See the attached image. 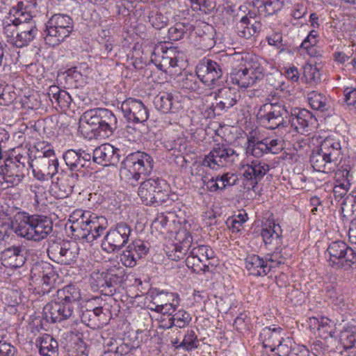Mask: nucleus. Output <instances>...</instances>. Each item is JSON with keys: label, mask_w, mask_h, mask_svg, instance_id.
Instances as JSON below:
<instances>
[{"label": "nucleus", "mask_w": 356, "mask_h": 356, "mask_svg": "<svg viewBox=\"0 0 356 356\" xmlns=\"http://www.w3.org/2000/svg\"><path fill=\"white\" fill-rule=\"evenodd\" d=\"M193 238L189 232H184V238L179 243H176L172 250V254L170 257L172 260L179 261L184 258L192 247Z\"/></svg>", "instance_id": "42"}, {"label": "nucleus", "mask_w": 356, "mask_h": 356, "mask_svg": "<svg viewBox=\"0 0 356 356\" xmlns=\"http://www.w3.org/2000/svg\"><path fill=\"white\" fill-rule=\"evenodd\" d=\"M38 271V275L42 278V293H49L55 287L58 275L54 270L53 266L48 263H44L35 266Z\"/></svg>", "instance_id": "30"}, {"label": "nucleus", "mask_w": 356, "mask_h": 356, "mask_svg": "<svg viewBox=\"0 0 356 356\" xmlns=\"http://www.w3.org/2000/svg\"><path fill=\"white\" fill-rule=\"evenodd\" d=\"M74 312V307L55 300L43 308L44 318L49 323H60L70 318Z\"/></svg>", "instance_id": "21"}, {"label": "nucleus", "mask_w": 356, "mask_h": 356, "mask_svg": "<svg viewBox=\"0 0 356 356\" xmlns=\"http://www.w3.org/2000/svg\"><path fill=\"white\" fill-rule=\"evenodd\" d=\"M120 109L129 122L143 123L149 118L147 108L139 99L131 97L126 99L122 102Z\"/></svg>", "instance_id": "19"}, {"label": "nucleus", "mask_w": 356, "mask_h": 356, "mask_svg": "<svg viewBox=\"0 0 356 356\" xmlns=\"http://www.w3.org/2000/svg\"><path fill=\"white\" fill-rule=\"evenodd\" d=\"M79 175L76 172H71L69 174H67L63 176L61 178H59L58 180L57 185L58 186H62L64 188L65 192L63 194H60V196L64 195H70L74 191V187L77 185L79 182Z\"/></svg>", "instance_id": "45"}, {"label": "nucleus", "mask_w": 356, "mask_h": 356, "mask_svg": "<svg viewBox=\"0 0 356 356\" xmlns=\"http://www.w3.org/2000/svg\"><path fill=\"white\" fill-rule=\"evenodd\" d=\"M38 35V29L33 16L30 13V19L22 22L16 34L15 46L22 48L29 45Z\"/></svg>", "instance_id": "25"}, {"label": "nucleus", "mask_w": 356, "mask_h": 356, "mask_svg": "<svg viewBox=\"0 0 356 356\" xmlns=\"http://www.w3.org/2000/svg\"><path fill=\"white\" fill-rule=\"evenodd\" d=\"M263 63L258 58H250L243 67L232 69L227 78V82L244 88L253 86L264 76Z\"/></svg>", "instance_id": "7"}, {"label": "nucleus", "mask_w": 356, "mask_h": 356, "mask_svg": "<svg viewBox=\"0 0 356 356\" xmlns=\"http://www.w3.org/2000/svg\"><path fill=\"white\" fill-rule=\"evenodd\" d=\"M340 342L346 350L353 348L356 344V327L343 326L340 330Z\"/></svg>", "instance_id": "46"}, {"label": "nucleus", "mask_w": 356, "mask_h": 356, "mask_svg": "<svg viewBox=\"0 0 356 356\" xmlns=\"http://www.w3.org/2000/svg\"><path fill=\"white\" fill-rule=\"evenodd\" d=\"M26 172H28L22 166H19L13 161L10 154L3 151L0 145V173L3 175L1 177L11 185H17L25 177Z\"/></svg>", "instance_id": "15"}, {"label": "nucleus", "mask_w": 356, "mask_h": 356, "mask_svg": "<svg viewBox=\"0 0 356 356\" xmlns=\"http://www.w3.org/2000/svg\"><path fill=\"white\" fill-rule=\"evenodd\" d=\"M341 156V146L339 140L327 137L314 149L310 156L313 168L324 173L335 170Z\"/></svg>", "instance_id": "2"}, {"label": "nucleus", "mask_w": 356, "mask_h": 356, "mask_svg": "<svg viewBox=\"0 0 356 356\" xmlns=\"http://www.w3.org/2000/svg\"><path fill=\"white\" fill-rule=\"evenodd\" d=\"M238 156L236 152L229 145L216 144L202 161V165L214 169L216 166H224L233 163Z\"/></svg>", "instance_id": "14"}, {"label": "nucleus", "mask_w": 356, "mask_h": 356, "mask_svg": "<svg viewBox=\"0 0 356 356\" xmlns=\"http://www.w3.org/2000/svg\"><path fill=\"white\" fill-rule=\"evenodd\" d=\"M132 233L131 226L125 222L111 226L102 242V248L108 253L121 250L129 241Z\"/></svg>", "instance_id": "10"}, {"label": "nucleus", "mask_w": 356, "mask_h": 356, "mask_svg": "<svg viewBox=\"0 0 356 356\" xmlns=\"http://www.w3.org/2000/svg\"><path fill=\"white\" fill-rule=\"evenodd\" d=\"M39 352L42 356H58V341L51 335L46 334L41 338Z\"/></svg>", "instance_id": "43"}, {"label": "nucleus", "mask_w": 356, "mask_h": 356, "mask_svg": "<svg viewBox=\"0 0 356 356\" xmlns=\"http://www.w3.org/2000/svg\"><path fill=\"white\" fill-rule=\"evenodd\" d=\"M245 263L249 274L254 276H265L275 268V266L267 264V261L257 254L248 256Z\"/></svg>", "instance_id": "31"}, {"label": "nucleus", "mask_w": 356, "mask_h": 356, "mask_svg": "<svg viewBox=\"0 0 356 356\" xmlns=\"http://www.w3.org/2000/svg\"><path fill=\"white\" fill-rule=\"evenodd\" d=\"M57 159L54 151L49 149L43 152L42 156H39L37 159V163L40 168V170L46 169L49 165V162H54V159Z\"/></svg>", "instance_id": "59"}, {"label": "nucleus", "mask_w": 356, "mask_h": 356, "mask_svg": "<svg viewBox=\"0 0 356 356\" xmlns=\"http://www.w3.org/2000/svg\"><path fill=\"white\" fill-rule=\"evenodd\" d=\"M252 3L260 15L268 16L281 10L284 0H252Z\"/></svg>", "instance_id": "36"}, {"label": "nucleus", "mask_w": 356, "mask_h": 356, "mask_svg": "<svg viewBox=\"0 0 356 356\" xmlns=\"http://www.w3.org/2000/svg\"><path fill=\"white\" fill-rule=\"evenodd\" d=\"M289 114V124L301 134H305L311 131L312 126L316 122L314 115L305 108H291Z\"/></svg>", "instance_id": "20"}, {"label": "nucleus", "mask_w": 356, "mask_h": 356, "mask_svg": "<svg viewBox=\"0 0 356 356\" xmlns=\"http://www.w3.org/2000/svg\"><path fill=\"white\" fill-rule=\"evenodd\" d=\"M282 329L281 327H266L260 332L259 338L265 348H269L271 352L275 351V346L284 338L282 336Z\"/></svg>", "instance_id": "34"}, {"label": "nucleus", "mask_w": 356, "mask_h": 356, "mask_svg": "<svg viewBox=\"0 0 356 356\" xmlns=\"http://www.w3.org/2000/svg\"><path fill=\"white\" fill-rule=\"evenodd\" d=\"M74 30L72 18L65 14L53 15L45 24L44 39L51 47L58 46L68 38Z\"/></svg>", "instance_id": "6"}, {"label": "nucleus", "mask_w": 356, "mask_h": 356, "mask_svg": "<svg viewBox=\"0 0 356 356\" xmlns=\"http://www.w3.org/2000/svg\"><path fill=\"white\" fill-rule=\"evenodd\" d=\"M199 78L197 74H186L179 81L180 86L182 88L190 91H197L200 89V83L198 81Z\"/></svg>", "instance_id": "56"}, {"label": "nucleus", "mask_w": 356, "mask_h": 356, "mask_svg": "<svg viewBox=\"0 0 356 356\" xmlns=\"http://www.w3.org/2000/svg\"><path fill=\"white\" fill-rule=\"evenodd\" d=\"M127 277L124 268L113 266L102 271H92L90 284L93 289L100 291L106 296H113L116 291L115 287L121 285Z\"/></svg>", "instance_id": "5"}, {"label": "nucleus", "mask_w": 356, "mask_h": 356, "mask_svg": "<svg viewBox=\"0 0 356 356\" xmlns=\"http://www.w3.org/2000/svg\"><path fill=\"white\" fill-rule=\"evenodd\" d=\"M240 97L238 92L235 88L223 87L214 92V99L216 101L215 109L219 111L227 110L234 106Z\"/></svg>", "instance_id": "28"}, {"label": "nucleus", "mask_w": 356, "mask_h": 356, "mask_svg": "<svg viewBox=\"0 0 356 356\" xmlns=\"http://www.w3.org/2000/svg\"><path fill=\"white\" fill-rule=\"evenodd\" d=\"M131 244L133 246L131 248H135L141 259L146 256L149 252L150 245L147 241L137 239L132 241Z\"/></svg>", "instance_id": "62"}, {"label": "nucleus", "mask_w": 356, "mask_h": 356, "mask_svg": "<svg viewBox=\"0 0 356 356\" xmlns=\"http://www.w3.org/2000/svg\"><path fill=\"white\" fill-rule=\"evenodd\" d=\"M58 95L54 103H56L60 109L65 110L68 108L72 100L70 94L67 91L63 90Z\"/></svg>", "instance_id": "64"}, {"label": "nucleus", "mask_w": 356, "mask_h": 356, "mask_svg": "<svg viewBox=\"0 0 356 356\" xmlns=\"http://www.w3.org/2000/svg\"><path fill=\"white\" fill-rule=\"evenodd\" d=\"M178 98L177 94L159 92L154 99V104L163 113H177L181 108Z\"/></svg>", "instance_id": "27"}, {"label": "nucleus", "mask_w": 356, "mask_h": 356, "mask_svg": "<svg viewBox=\"0 0 356 356\" xmlns=\"http://www.w3.org/2000/svg\"><path fill=\"white\" fill-rule=\"evenodd\" d=\"M289 108L283 100L266 102L260 106L256 117L260 124L268 129L286 127L289 124Z\"/></svg>", "instance_id": "4"}, {"label": "nucleus", "mask_w": 356, "mask_h": 356, "mask_svg": "<svg viewBox=\"0 0 356 356\" xmlns=\"http://www.w3.org/2000/svg\"><path fill=\"white\" fill-rule=\"evenodd\" d=\"M191 254H195V256L200 258L204 263L214 257V252L212 249L208 245H204L193 247L191 250Z\"/></svg>", "instance_id": "55"}, {"label": "nucleus", "mask_w": 356, "mask_h": 356, "mask_svg": "<svg viewBox=\"0 0 356 356\" xmlns=\"http://www.w3.org/2000/svg\"><path fill=\"white\" fill-rule=\"evenodd\" d=\"M223 71L220 63L211 59L201 60L195 69L199 80L209 87L217 84L222 76Z\"/></svg>", "instance_id": "16"}, {"label": "nucleus", "mask_w": 356, "mask_h": 356, "mask_svg": "<svg viewBox=\"0 0 356 356\" xmlns=\"http://www.w3.org/2000/svg\"><path fill=\"white\" fill-rule=\"evenodd\" d=\"M186 265L188 268L192 269V270L196 273L201 272L204 273L209 270V265L204 263L200 258L197 257L195 254H191V251L186 259Z\"/></svg>", "instance_id": "51"}, {"label": "nucleus", "mask_w": 356, "mask_h": 356, "mask_svg": "<svg viewBox=\"0 0 356 356\" xmlns=\"http://www.w3.org/2000/svg\"><path fill=\"white\" fill-rule=\"evenodd\" d=\"M317 32L314 30L311 31L307 37L302 41L301 47L307 50L310 55H313L314 46L316 44Z\"/></svg>", "instance_id": "61"}, {"label": "nucleus", "mask_w": 356, "mask_h": 356, "mask_svg": "<svg viewBox=\"0 0 356 356\" xmlns=\"http://www.w3.org/2000/svg\"><path fill=\"white\" fill-rule=\"evenodd\" d=\"M179 346L186 351H191L199 346L197 336L193 330H187Z\"/></svg>", "instance_id": "53"}, {"label": "nucleus", "mask_w": 356, "mask_h": 356, "mask_svg": "<svg viewBox=\"0 0 356 356\" xmlns=\"http://www.w3.org/2000/svg\"><path fill=\"white\" fill-rule=\"evenodd\" d=\"M151 61L159 70L171 73V69L177 66V52L172 47L162 51L161 54L154 51L151 56Z\"/></svg>", "instance_id": "26"}, {"label": "nucleus", "mask_w": 356, "mask_h": 356, "mask_svg": "<svg viewBox=\"0 0 356 356\" xmlns=\"http://www.w3.org/2000/svg\"><path fill=\"white\" fill-rule=\"evenodd\" d=\"M28 250L23 245H13L1 252V264L5 267L18 268L24 266Z\"/></svg>", "instance_id": "22"}, {"label": "nucleus", "mask_w": 356, "mask_h": 356, "mask_svg": "<svg viewBox=\"0 0 356 356\" xmlns=\"http://www.w3.org/2000/svg\"><path fill=\"white\" fill-rule=\"evenodd\" d=\"M118 120L112 111L107 108L101 110L99 124L97 128L98 137H108L111 136L118 127Z\"/></svg>", "instance_id": "32"}, {"label": "nucleus", "mask_w": 356, "mask_h": 356, "mask_svg": "<svg viewBox=\"0 0 356 356\" xmlns=\"http://www.w3.org/2000/svg\"><path fill=\"white\" fill-rule=\"evenodd\" d=\"M338 327H337V324L334 323L332 320L327 317L321 316L320 321V327L319 332H322L325 335L320 336L324 339L327 338V337H335V334Z\"/></svg>", "instance_id": "52"}, {"label": "nucleus", "mask_w": 356, "mask_h": 356, "mask_svg": "<svg viewBox=\"0 0 356 356\" xmlns=\"http://www.w3.org/2000/svg\"><path fill=\"white\" fill-rule=\"evenodd\" d=\"M108 222L105 217L93 213L86 222L82 232H79L75 238L82 242L91 243L104 234Z\"/></svg>", "instance_id": "18"}, {"label": "nucleus", "mask_w": 356, "mask_h": 356, "mask_svg": "<svg viewBox=\"0 0 356 356\" xmlns=\"http://www.w3.org/2000/svg\"><path fill=\"white\" fill-rule=\"evenodd\" d=\"M13 161L19 166H22L23 169L29 172V168H32V163L29 156V149H23L22 148L14 149L10 154Z\"/></svg>", "instance_id": "47"}, {"label": "nucleus", "mask_w": 356, "mask_h": 356, "mask_svg": "<svg viewBox=\"0 0 356 356\" xmlns=\"http://www.w3.org/2000/svg\"><path fill=\"white\" fill-rule=\"evenodd\" d=\"M292 345L293 341L291 338H282L275 344L273 356H289L292 353Z\"/></svg>", "instance_id": "54"}, {"label": "nucleus", "mask_w": 356, "mask_h": 356, "mask_svg": "<svg viewBox=\"0 0 356 356\" xmlns=\"http://www.w3.org/2000/svg\"><path fill=\"white\" fill-rule=\"evenodd\" d=\"M149 21L156 29H161L168 25L169 19L161 12L152 11L149 15Z\"/></svg>", "instance_id": "57"}, {"label": "nucleus", "mask_w": 356, "mask_h": 356, "mask_svg": "<svg viewBox=\"0 0 356 356\" xmlns=\"http://www.w3.org/2000/svg\"><path fill=\"white\" fill-rule=\"evenodd\" d=\"M344 102L356 110V85L347 87L343 90Z\"/></svg>", "instance_id": "63"}, {"label": "nucleus", "mask_w": 356, "mask_h": 356, "mask_svg": "<svg viewBox=\"0 0 356 356\" xmlns=\"http://www.w3.org/2000/svg\"><path fill=\"white\" fill-rule=\"evenodd\" d=\"M132 247L130 243L120 256V261L126 267H134L137 261L141 259L135 248H131Z\"/></svg>", "instance_id": "50"}, {"label": "nucleus", "mask_w": 356, "mask_h": 356, "mask_svg": "<svg viewBox=\"0 0 356 356\" xmlns=\"http://www.w3.org/2000/svg\"><path fill=\"white\" fill-rule=\"evenodd\" d=\"M260 27L259 22L251 23L250 19L244 16L237 24V33L239 37L248 39L259 31Z\"/></svg>", "instance_id": "41"}, {"label": "nucleus", "mask_w": 356, "mask_h": 356, "mask_svg": "<svg viewBox=\"0 0 356 356\" xmlns=\"http://www.w3.org/2000/svg\"><path fill=\"white\" fill-rule=\"evenodd\" d=\"M15 234L34 241L46 238L53 231V222L49 218L24 211L15 215Z\"/></svg>", "instance_id": "1"}, {"label": "nucleus", "mask_w": 356, "mask_h": 356, "mask_svg": "<svg viewBox=\"0 0 356 356\" xmlns=\"http://www.w3.org/2000/svg\"><path fill=\"white\" fill-rule=\"evenodd\" d=\"M308 102L313 109L321 112L327 111L332 108V102L330 98L322 93L312 91L308 94Z\"/></svg>", "instance_id": "38"}, {"label": "nucleus", "mask_w": 356, "mask_h": 356, "mask_svg": "<svg viewBox=\"0 0 356 356\" xmlns=\"http://www.w3.org/2000/svg\"><path fill=\"white\" fill-rule=\"evenodd\" d=\"M203 33L201 34L200 43L204 49H211L216 44V30L212 26L207 24L204 26Z\"/></svg>", "instance_id": "49"}, {"label": "nucleus", "mask_w": 356, "mask_h": 356, "mask_svg": "<svg viewBox=\"0 0 356 356\" xmlns=\"http://www.w3.org/2000/svg\"><path fill=\"white\" fill-rule=\"evenodd\" d=\"M275 224L269 225L268 227L263 228L261 236L266 245L274 244L275 247H280L282 245L281 236L275 229Z\"/></svg>", "instance_id": "48"}, {"label": "nucleus", "mask_w": 356, "mask_h": 356, "mask_svg": "<svg viewBox=\"0 0 356 356\" xmlns=\"http://www.w3.org/2000/svg\"><path fill=\"white\" fill-rule=\"evenodd\" d=\"M356 212L355 207L350 200H347L346 197L343 200L341 204L340 216L343 222H348L350 218Z\"/></svg>", "instance_id": "58"}, {"label": "nucleus", "mask_w": 356, "mask_h": 356, "mask_svg": "<svg viewBox=\"0 0 356 356\" xmlns=\"http://www.w3.org/2000/svg\"><path fill=\"white\" fill-rule=\"evenodd\" d=\"M304 75L309 83H316L320 80V72L316 66L311 65L305 66Z\"/></svg>", "instance_id": "60"}, {"label": "nucleus", "mask_w": 356, "mask_h": 356, "mask_svg": "<svg viewBox=\"0 0 356 356\" xmlns=\"http://www.w3.org/2000/svg\"><path fill=\"white\" fill-rule=\"evenodd\" d=\"M8 15L3 21V32L6 35L8 42L14 45L19 26L22 22L30 19V13L24 8V3L19 1L10 10Z\"/></svg>", "instance_id": "12"}, {"label": "nucleus", "mask_w": 356, "mask_h": 356, "mask_svg": "<svg viewBox=\"0 0 356 356\" xmlns=\"http://www.w3.org/2000/svg\"><path fill=\"white\" fill-rule=\"evenodd\" d=\"M47 254L49 259L56 263L61 265H72L76 262L79 248L73 241H54L49 244Z\"/></svg>", "instance_id": "11"}, {"label": "nucleus", "mask_w": 356, "mask_h": 356, "mask_svg": "<svg viewBox=\"0 0 356 356\" xmlns=\"http://www.w3.org/2000/svg\"><path fill=\"white\" fill-rule=\"evenodd\" d=\"M170 186L165 180L156 177L143 181L138 190V195L143 203L156 207L165 202L169 197Z\"/></svg>", "instance_id": "8"}, {"label": "nucleus", "mask_w": 356, "mask_h": 356, "mask_svg": "<svg viewBox=\"0 0 356 356\" xmlns=\"http://www.w3.org/2000/svg\"><path fill=\"white\" fill-rule=\"evenodd\" d=\"M63 158L72 172L94 169L92 154L83 149H68L63 153Z\"/></svg>", "instance_id": "17"}, {"label": "nucleus", "mask_w": 356, "mask_h": 356, "mask_svg": "<svg viewBox=\"0 0 356 356\" xmlns=\"http://www.w3.org/2000/svg\"><path fill=\"white\" fill-rule=\"evenodd\" d=\"M327 252L330 255L329 264L333 268L346 271L356 268V252L345 242H331Z\"/></svg>", "instance_id": "9"}, {"label": "nucleus", "mask_w": 356, "mask_h": 356, "mask_svg": "<svg viewBox=\"0 0 356 356\" xmlns=\"http://www.w3.org/2000/svg\"><path fill=\"white\" fill-rule=\"evenodd\" d=\"M81 298L80 290L74 285H67L56 291V300L74 307Z\"/></svg>", "instance_id": "33"}, {"label": "nucleus", "mask_w": 356, "mask_h": 356, "mask_svg": "<svg viewBox=\"0 0 356 356\" xmlns=\"http://www.w3.org/2000/svg\"><path fill=\"white\" fill-rule=\"evenodd\" d=\"M104 316L102 307H97L93 309H86L83 312L81 321L88 326L95 328L104 323L103 321Z\"/></svg>", "instance_id": "37"}, {"label": "nucleus", "mask_w": 356, "mask_h": 356, "mask_svg": "<svg viewBox=\"0 0 356 356\" xmlns=\"http://www.w3.org/2000/svg\"><path fill=\"white\" fill-rule=\"evenodd\" d=\"M269 165L259 160H253L250 163L243 164L241 168L244 188L248 191H255L259 181L269 171Z\"/></svg>", "instance_id": "13"}, {"label": "nucleus", "mask_w": 356, "mask_h": 356, "mask_svg": "<svg viewBox=\"0 0 356 356\" xmlns=\"http://www.w3.org/2000/svg\"><path fill=\"white\" fill-rule=\"evenodd\" d=\"M352 168L349 164H343L335 173V185L348 191L353 179Z\"/></svg>", "instance_id": "39"}, {"label": "nucleus", "mask_w": 356, "mask_h": 356, "mask_svg": "<svg viewBox=\"0 0 356 356\" xmlns=\"http://www.w3.org/2000/svg\"><path fill=\"white\" fill-rule=\"evenodd\" d=\"M102 108H96L85 111L80 118L79 127L84 131L92 134V136L97 138Z\"/></svg>", "instance_id": "29"}, {"label": "nucleus", "mask_w": 356, "mask_h": 356, "mask_svg": "<svg viewBox=\"0 0 356 356\" xmlns=\"http://www.w3.org/2000/svg\"><path fill=\"white\" fill-rule=\"evenodd\" d=\"M92 214L90 211L77 209L70 216L69 220L72 222L70 229L74 238L79 232H82L86 222L89 220Z\"/></svg>", "instance_id": "35"}, {"label": "nucleus", "mask_w": 356, "mask_h": 356, "mask_svg": "<svg viewBox=\"0 0 356 356\" xmlns=\"http://www.w3.org/2000/svg\"><path fill=\"white\" fill-rule=\"evenodd\" d=\"M152 305H157L154 312L163 314H171L179 305V298L173 293L164 291H158L152 295Z\"/></svg>", "instance_id": "24"}, {"label": "nucleus", "mask_w": 356, "mask_h": 356, "mask_svg": "<svg viewBox=\"0 0 356 356\" xmlns=\"http://www.w3.org/2000/svg\"><path fill=\"white\" fill-rule=\"evenodd\" d=\"M171 317L168 319V327H172L173 326H176L179 328L185 327L186 325H189L192 320V317L191 314L184 309H179L178 311H175L171 314H169Z\"/></svg>", "instance_id": "44"}, {"label": "nucleus", "mask_w": 356, "mask_h": 356, "mask_svg": "<svg viewBox=\"0 0 356 356\" xmlns=\"http://www.w3.org/2000/svg\"><path fill=\"white\" fill-rule=\"evenodd\" d=\"M154 165L153 157L147 152H131L121 162V177L131 185L135 186L141 176L146 177L150 175Z\"/></svg>", "instance_id": "3"}, {"label": "nucleus", "mask_w": 356, "mask_h": 356, "mask_svg": "<svg viewBox=\"0 0 356 356\" xmlns=\"http://www.w3.org/2000/svg\"><path fill=\"white\" fill-rule=\"evenodd\" d=\"M266 140H259L254 136L248 138L245 147L246 154L259 158L264 154L268 153V147Z\"/></svg>", "instance_id": "40"}, {"label": "nucleus", "mask_w": 356, "mask_h": 356, "mask_svg": "<svg viewBox=\"0 0 356 356\" xmlns=\"http://www.w3.org/2000/svg\"><path fill=\"white\" fill-rule=\"evenodd\" d=\"M120 149L109 143L102 144L95 148L92 153L93 165H117L120 160Z\"/></svg>", "instance_id": "23"}]
</instances>
